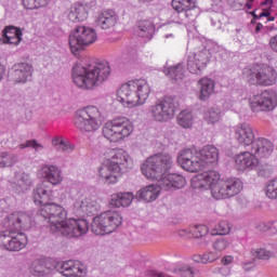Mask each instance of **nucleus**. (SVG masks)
Masks as SVG:
<instances>
[{
  "label": "nucleus",
  "instance_id": "43",
  "mask_svg": "<svg viewBox=\"0 0 277 277\" xmlns=\"http://www.w3.org/2000/svg\"><path fill=\"white\" fill-rule=\"evenodd\" d=\"M52 144L56 150H61L62 153H70L75 149V146H72L68 140H53Z\"/></svg>",
  "mask_w": 277,
  "mask_h": 277
},
{
  "label": "nucleus",
  "instance_id": "34",
  "mask_svg": "<svg viewBox=\"0 0 277 277\" xmlns=\"http://www.w3.org/2000/svg\"><path fill=\"white\" fill-rule=\"evenodd\" d=\"M68 18L71 23H81V21H85V18H88L85 8L81 4L71 5Z\"/></svg>",
  "mask_w": 277,
  "mask_h": 277
},
{
  "label": "nucleus",
  "instance_id": "26",
  "mask_svg": "<svg viewBox=\"0 0 277 277\" xmlns=\"http://www.w3.org/2000/svg\"><path fill=\"white\" fill-rule=\"evenodd\" d=\"M161 184L160 185H155L150 184L147 185L143 188H141L137 192V198L140 200H144V202H155L159 198V195L161 194Z\"/></svg>",
  "mask_w": 277,
  "mask_h": 277
},
{
  "label": "nucleus",
  "instance_id": "50",
  "mask_svg": "<svg viewBox=\"0 0 277 277\" xmlns=\"http://www.w3.org/2000/svg\"><path fill=\"white\" fill-rule=\"evenodd\" d=\"M22 4L24 5L25 10H38L36 0H22Z\"/></svg>",
  "mask_w": 277,
  "mask_h": 277
},
{
  "label": "nucleus",
  "instance_id": "45",
  "mask_svg": "<svg viewBox=\"0 0 277 277\" xmlns=\"http://www.w3.org/2000/svg\"><path fill=\"white\" fill-rule=\"evenodd\" d=\"M265 194L267 198H271L272 200L277 199V177L267 183Z\"/></svg>",
  "mask_w": 277,
  "mask_h": 277
},
{
  "label": "nucleus",
  "instance_id": "64",
  "mask_svg": "<svg viewBox=\"0 0 277 277\" xmlns=\"http://www.w3.org/2000/svg\"><path fill=\"white\" fill-rule=\"evenodd\" d=\"M52 140H64L62 136H53Z\"/></svg>",
  "mask_w": 277,
  "mask_h": 277
},
{
  "label": "nucleus",
  "instance_id": "21",
  "mask_svg": "<svg viewBox=\"0 0 277 277\" xmlns=\"http://www.w3.org/2000/svg\"><path fill=\"white\" fill-rule=\"evenodd\" d=\"M12 77L15 83H27L31 81L34 75V66L29 63H17L12 67Z\"/></svg>",
  "mask_w": 277,
  "mask_h": 277
},
{
  "label": "nucleus",
  "instance_id": "2",
  "mask_svg": "<svg viewBox=\"0 0 277 277\" xmlns=\"http://www.w3.org/2000/svg\"><path fill=\"white\" fill-rule=\"evenodd\" d=\"M190 185L193 189H198L199 192H208L210 189L215 200L233 198L243 189L241 180L237 177L222 179V174L215 170L195 175L190 181Z\"/></svg>",
  "mask_w": 277,
  "mask_h": 277
},
{
  "label": "nucleus",
  "instance_id": "35",
  "mask_svg": "<svg viewBox=\"0 0 277 277\" xmlns=\"http://www.w3.org/2000/svg\"><path fill=\"white\" fill-rule=\"evenodd\" d=\"M164 75L173 79V81H182L185 78V66L182 63L171 66L164 69Z\"/></svg>",
  "mask_w": 277,
  "mask_h": 277
},
{
  "label": "nucleus",
  "instance_id": "9",
  "mask_svg": "<svg viewBox=\"0 0 277 277\" xmlns=\"http://www.w3.org/2000/svg\"><path fill=\"white\" fill-rule=\"evenodd\" d=\"M122 224V215L116 210L102 212L93 219L91 230L94 235H111Z\"/></svg>",
  "mask_w": 277,
  "mask_h": 277
},
{
  "label": "nucleus",
  "instance_id": "56",
  "mask_svg": "<svg viewBox=\"0 0 277 277\" xmlns=\"http://www.w3.org/2000/svg\"><path fill=\"white\" fill-rule=\"evenodd\" d=\"M221 276L227 277L230 276V268L228 267H221L220 268Z\"/></svg>",
  "mask_w": 277,
  "mask_h": 277
},
{
  "label": "nucleus",
  "instance_id": "12",
  "mask_svg": "<svg viewBox=\"0 0 277 277\" xmlns=\"http://www.w3.org/2000/svg\"><path fill=\"white\" fill-rule=\"evenodd\" d=\"M243 75L251 85H274L277 79L276 69L269 66L247 68Z\"/></svg>",
  "mask_w": 277,
  "mask_h": 277
},
{
  "label": "nucleus",
  "instance_id": "51",
  "mask_svg": "<svg viewBox=\"0 0 277 277\" xmlns=\"http://www.w3.org/2000/svg\"><path fill=\"white\" fill-rule=\"evenodd\" d=\"M19 148H35V150H38L40 148V145L36 143V141H26L25 144H21Z\"/></svg>",
  "mask_w": 277,
  "mask_h": 277
},
{
  "label": "nucleus",
  "instance_id": "41",
  "mask_svg": "<svg viewBox=\"0 0 277 277\" xmlns=\"http://www.w3.org/2000/svg\"><path fill=\"white\" fill-rule=\"evenodd\" d=\"M251 255L253 256L254 261H269L274 253L266 249H252Z\"/></svg>",
  "mask_w": 277,
  "mask_h": 277
},
{
  "label": "nucleus",
  "instance_id": "10",
  "mask_svg": "<svg viewBox=\"0 0 277 277\" xmlns=\"http://www.w3.org/2000/svg\"><path fill=\"white\" fill-rule=\"evenodd\" d=\"M96 31L88 26H76L69 35V47L74 55H79V51H83L85 47L94 44L97 40Z\"/></svg>",
  "mask_w": 277,
  "mask_h": 277
},
{
  "label": "nucleus",
  "instance_id": "27",
  "mask_svg": "<svg viewBox=\"0 0 277 277\" xmlns=\"http://www.w3.org/2000/svg\"><path fill=\"white\" fill-rule=\"evenodd\" d=\"M30 187L31 177L26 173L15 175L14 180L11 182V188L15 194H23L30 189Z\"/></svg>",
  "mask_w": 277,
  "mask_h": 277
},
{
  "label": "nucleus",
  "instance_id": "22",
  "mask_svg": "<svg viewBox=\"0 0 277 277\" xmlns=\"http://www.w3.org/2000/svg\"><path fill=\"white\" fill-rule=\"evenodd\" d=\"M172 8L175 12H184V16L189 21H194L198 16L196 0H172Z\"/></svg>",
  "mask_w": 277,
  "mask_h": 277
},
{
  "label": "nucleus",
  "instance_id": "23",
  "mask_svg": "<svg viewBox=\"0 0 277 277\" xmlns=\"http://www.w3.org/2000/svg\"><path fill=\"white\" fill-rule=\"evenodd\" d=\"M199 157L203 170L205 168H209V166H217V161H220V149L213 145H206L199 149Z\"/></svg>",
  "mask_w": 277,
  "mask_h": 277
},
{
  "label": "nucleus",
  "instance_id": "48",
  "mask_svg": "<svg viewBox=\"0 0 277 277\" xmlns=\"http://www.w3.org/2000/svg\"><path fill=\"white\" fill-rule=\"evenodd\" d=\"M173 274L180 277H194V269L192 266H183L181 268L174 269Z\"/></svg>",
  "mask_w": 277,
  "mask_h": 277
},
{
  "label": "nucleus",
  "instance_id": "5",
  "mask_svg": "<svg viewBox=\"0 0 277 277\" xmlns=\"http://www.w3.org/2000/svg\"><path fill=\"white\" fill-rule=\"evenodd\" d=\"M133 158L124 149L113 148L104 153V161L100 167L98 173L102 180L108 185L118 183V176L122 168H131Z\"/></svg>",
  "mask_w": 277,
  "mask_h": 277
},
{
  "label": "nucleus",
  "instance_id": "62",
  "mask_svg": "<svg viewBox=\"0 0 277 277\" xmlns=\"http://www.w3.org/2000/svg\"><path fill=\"white\" fill-rule=\"evenodd\" d=\"M3 201H0V217H3Z\"/></svg>",
  "mask_w": 277,
  "mask_h": 277
},
{
  "label": "nucleus",
  "instance_id": "14",
  "mask_svg": "<svg viewBox=\"0 0 277 277\" xmlns=\"http://www.w3.org/2000/svg\"><path fill=\"white\" fill-rule=\"evenodd\" d=\"M252 111H274L277 106V95L273 90H265L254 95L250 103Z\"/></svg>",
  "mask_w": 277,
  "mask_h": 277
},
{
  "label": "nucleus",
  "instance_id": "25",
  "mask_svg": "<svg viewBox=\"0 0 277 277\" xmlns=\"http://www.w3.org/2000/svg\"><path fill=\"white\" fill-rule=\"evenodd\" d=\"M39 176L48 180L51 185H60L62 183V171L56 166H43L39 170Z\"/></svg>",
  "mask_w": 277,
  "mask_h": 277
},
{
  "label": "nucleus",
  "instance_id": "18",
  "mask_svg": "<svg viewBox=\"0 0 277 277\" xmlns=\"http://www.w3.org/2000/svg\"><path fill=\"white\" fill-rule=\"evenodd\" d=\"M242 146H249L248 150L255 153L259 157H269L274 151V143L269 140L242 141Z\"/></svg>",
  "mask_w": 277,
  "mask_h": 277
},
{
  "label": "nucleus",
  "instance_id": "61",
  "mask_svg": "<svg viewBox=\"0 0 277 277\" xmlns=\"http://www.w3.org/2000/svg\"><path fill=\"white\" fill-rule=\"evenodd\" d=\"M272 3H274V0H264L262 5H272Z\"/></svg>",
  "mask_w": 277,
  "mask_h": 277
},
{
  "label": "nucleus",
  "instance_id": "33",
  "mask_svg": "<svg viewBox=\"0 0 277 277\" xmlns=\"http://www.w3.org/2000/svg\"><path fill=\"white\" fill-rule=\"evenodd\" d=\"M236 140H265V137L258 136L254 134V130L249 124H241L235 129Z\"/></svg>",
  "mask_w": 277,
  "mask_h": 277
},
{
  "label": "nucleus",
  "instance_id": "47",
  "mask_svg": "<svg viewBox=\"0 0 277 277\" xmlns=\"http://www.w3.org/2000/svg\"><path fill=\"white\" fill-rule=\"evenodd\" d=\"M230 246V242L226 238H221L214 241L213 249L215 252H224L228 247Z\"/></svg>",
  "mask_w": 277,
  "mask_h": 277
},
{
  "label": "nucleus",
  "instance_id": "19",
  "mask_svg": "<svg viewBox=\"0 0 277 277\" xmlns=\"http://www.w3.org/2000/svg\"><path fill=\"white\" fill-rule=\"evenodd\" d=\"M60 273L65 277H82L88 274V267L79 260L63 262Z\"/></svg>",
  "mask_w": 277,
  "mask_h": 277
},
{
  "label": "nucleus",
  "instance_id": "11",
  "mask_svg": "<svg viewBox=\"0 0 277 277\" xmlns=\"http://www.w3.org/2000/svg\"><path fill=\"white\" fill-rule=\"evenodd\" d=\"M133 133V126L127 117H117L105 123L103 127V135L106 140H124Z\"/></svg>",
  "mask_w": 277,
  "mask_h": 277
},
{
  "label": "nucleus",
  "instance_id": "36",
  "mask_svg": "<svg viewBox=\"0 0 277 277\" xmlns=\"http://www.w3.org/2000/svg\"><path fill=\"white\" fill-rule=\"evenodd\" d=\"M189 234H192L195 239H200V237H207V235H209V227H207L206 225H196L189 230L183 229L180 233L182 237L189 236Z\"/></svg>",
  "mask_w": 277,
  "mask_h": 277
},
{
  "label": "nucleus",
  "instance_id": "16",
  "mask_svg": "<svg viewBox=\"0 0 277 277\" xmlns=\"http://www.w3.org/2000/svg\"><path fill=\"white\" fill-rule=\"evenodd\" d=\"M101 211V203L96 198L87 197L79 199L74 203V213L80 215V217H85V215H96Z\"/></svg>",
  "mask_w": 277,
  "mask_h": 277
},
{
  "label": "nucleus",
  "instance_id": "38",
  "mask_svg": "<svg viewBox=\"0 0 277 277\" xmlns=\"http://www.w3.org/2000/svg\"><path fill=\"white\" fill-rule=\"evenodd\" d=\"M177 124L183 127V129H189L194 124V115L188 110H183L177 116Z\"/></svg>",
  "mask_w": 277,
  "mask_h": 277
},
{
  "label": "nucleus",
  "instance_id": "54",
  "mask_svg": "<svg viewBox=\"0 0 277 277\" xmlns=\"http://www.w3.org/2000/svg\"><path fill=\"white\" fill-rule=\"evenodd\" d=\"M235 261V258L233 255H225L222 258L221 263L222 265H230Z\"/></svg>",
  "mask_w": 277,
  "mask_h": 277
},
{
  "label": "nucleus",
  "instance_id": "42",
  "mask_svg": "<svg viewBox=\"0 0 277 277\" xmlns=\"http://www.w3.org/2000/svg\"><path fill=\"white\" fill-rule=\"evenodd\" d=\"M16 161H18L16 156L8 151L0 153V168H10V166H14Z\"/></svg>",
  "mask_w": 277,
  "mask_h": 277
},
{
  "label": "nucleus",
  "instance_id": "40",
  "mask_svg": "<svg viewBox=\"0 0 277 277\" xmlns=\"http://www.w3.org/2000/svg\"><path fill=\"white\" fill-rule=\"evenodd\" d=\"M217 259H220V255H217V252H207L203 253L202 255H196L194 258V261H196L197 263H203V265H207L209 263H213L215 261H217Z\"/></svg>",
  "mask_w": 277,
  "mask_h": 277
},
{
  "label": "nucleus",
  "instance_id": "32",
  "mask_svg": "<svg viewBox=\"0 0 277 277\" xmlns=\"http://www.w3.org/2000/svg\"><path fill=\"white\" fill-rule=\"evenodd\" d=\"M137 36L140 38H146L147 40H151L155 35V24L150 21H141L137 23L136 29Z\"/></svg>",
  "mask_w": 277,
  "mask_h": 277
},
{
  "label": "nucleus",
  "instance_id": "3",
  "mask_svg": "<svg viewBox=\"0 0 277 277\" xmlns=\"http://www.w3.org/2000/svg\"><path fill=\"white\" fill-rule=\"evenodd\" d=\"M4 228L10 230L0 233V248L6 252H21L27 248L29 238L25 233L18 230H29L31 228V216L26 212H13L4 221Z\"/></svg>",
  "mask_w": 277,
  "mask_h": 277
},
{
  "label": "nucleus",
  "instance_id": "44",
  "mask_svg": "<svg viewBox=\"0 0 277 277\" xmlns=\"http://www.w3.org/2000/svg\"><path fill=\"white\" fill-rule=\"evenodd\" d=\"M2 36L3 40H5V38H16L18 36H23V30L15 26H6L2 30Z\"/></svg>",
  "mask_w": 277,
  "mask_h": 277
},
{
  "label": "nucleus",
  "instance_id": "39",
  "mask_svg": "<svg viewBox=\"0 0 277 277\" xmlns=\"http://www.w3.org/2000/svg\"><path fill=\"white\" fill-rule=\"evenodd\" d=\"M222 116V110L217 107H211L205 113V120L209 122V124H215V122H220V118Z\"/></svg>",
  "mask_w": 277,
  "mask_h": 277
},
{
  "label": "nucleus",
  "instance_id": "1",
  "mask_svg": "<svg viewBox=\"0 0 277 277\" xmlns=\"http://www.w3.org/2000/svg\"><path fill=\"white\" fill-rule=\"evenodd\" d=\"M53 190L44 182L37 185L32 197L35 205H40L38 215L50 224L51 233L63 237H81L90 229L88 221L83 219H68V212L57 203H47L51 200Z\"/></svg>",
  "mask_w": 277,
  "mask_h": 277
},
{
  "label": "nucleus",
  "instance_id": "53",
  "mask_svg": "<svg viewBox=\"0 0 277 277\" xmlns=\"http://www.w3.org/2000/svg\"><path fill=\"white\" fill-rule=\"evenodd\" d=\"M269 48L272 51H274V53H277V35L269 39Z\"/></svg>",
  "mask_w": 277,
  "mask_h": 277
},
{
  "label": "nucleus",
  "instance_id": "4",
  "mask_svg": "<svg viewBox=\"0 0 277 277\" xmlns=\"http://www.w3.org/2000/svg\"><path fill=\"white\" fill-rule=\"evenodd\" d=\"M111 69L109 63L104 62L97 65H79L76 64L72 68V81L82 90H94L101 85L103 81H107Z\"/></svg>",
  "mask_w": 277,
  "mask_h": 277
},
{
  "label": "nucleus",
  "instance_id": "49",
  "mask_svg": "<svg viewBox=\"0 0 277 277\" xmlns=\"http://www.w3.org/2000/svg\"><path fill=\"white\" fill-rule=\"evenodd\" d=\"M23 40V36L18 37H6L3 39L4 44H13L14 47H18Z\"/></svg>",
  "mask_w": 277,
  "mask_h": 277
},
{
  "label": "nucleus",
  "instance_id": "31",
  "mask_svg": "<svg viewBox=\"0 0 277 277\" xmlns=\"http://www.w3.org/2000/svg\"><path fill=\"white\" fill-rule=\"evenodd\" d=\"M133 202L132 193H117L113 194L110 198L111 207L120 209V207H129Z\"/></svg>",
  "mask_w": 277,
  "mask_h": 277
},
{
  "label": "nucleus",
  "instance_id": "28",
  "mask_svg": "<svg viewBox=\"0 0 277 277\" xmlns=\"http://www.w3.org/2000/svg\"><path fill=\"white\" fill-rule=\"evenodd\" d=\"M95 23L101 29H113V27H116V23H118V15L113 10L104 11Z\"/></svg>",
  "mask_w": 277,
  "mask_h": 277
},
{
  "label": "nucleus",
  "instance_id": "46",
  "mask_svg": "<svg viewBox=\"0 0 277 277\" xmlns=\"http://www.w3.org/2000/svg\"><path fill=\"white\" fill-rule=\"evenodd\" d=\"M230 233V225L227 221L220 222L213 229V235H228Z\"/></svg>",
  "mask_w": 277,
  "mask_h": 277
},
{
  "label": "nucleus",
  "instance_id": "52",
  "mask_svg": "<svg viewBox=\"0 0 277 277\" xmlns=\"http://www.w3.org/2000/svg\"><path fill=\"white\" fill-rule=\"evenodd\" d=\"M273 226H274L273 222L260 223L259 226H258V229L265 233L266 230H269V228H272Z\"/></svg>",
  "mask_w": 277,
  "mask_h": 277
},
{
  "label": "nucleus",
  "instance_id": "17",
  "mask_svg": "<svg viewBox=\"0 0 277 277\" xmlns=\"http://www.w3.org/2000/svg\"><path fill=\"white\" fill-rule=\"evenodd\" d=\"M117 101L119 103H127V105H131L132 107L138 105L135 80H131L119 88L117 91Z\"/></svg>",
  "mask_w": 277,
  "mask_h": 277
},
{
  "label": "nucleus",
  "instance_id": "59",
  "mask_svg": "<svg viewBox=\"0 0 277 277\" xmlns=\"http://www.w3.org/2000/svg\"><path fill=\"white\" fill-rule=\"evenodd\" d=\"M261 29H263V24L258 23L255 26V34H259L261 31Z\"/></svg>",
  "mask_w": 277,
  "mask_h": 277
},
{
  "label": "nucleus",
  "instance_id": "55",
  "mask_svg": "<svg viewBox=\"0 0 277 277\" xmlns=\"http://www.w3.org/2000/svg\"><path fill=\"white\" fill-rule=\"evenodd\" d=\"M37 4V10H40V8H47L49 5V1L51 0H35Z\"/></svg>",
  "mask_w": 277,
  "mask_h": 277
},
{
  "label": "nucleus",
  "instance_id": "20",
  "mask_svg": "<svg viewBox=\"0 0 277 277\" xmlns=\"http://www.w3.org/2000/svg\"><path fill=\"white\" fill-rule=\"evenodd\" d=\"M259 167V158L250 151H245L235 156V168L240 172L254 170Z\"/></svg>",
  "mask_w": 277,
  "mask_h": 277
},
{
  "label": "nucleus",
  "instance_id": "7",
  "mask_svg": "<svg viewBox=\"0 0 277 277\" xmlns=\"http://www.w3.org/2000/svg\"><path fill=\"white\" fill-rule=\"evenodd\" d=\"M180 104L176 97L166 95L148 107V115L155 122H169L176 116Z\"/></svg>",
  "mask_w": 277,
  "mask_h": 277
},
{
  "label": "nucleus",
  "instance_id": "57",
  "mask_svg": "<svg viewBox=\"0 0 277 277\" xmlns=\"http://www.w3.org/2000/svg\"><path fill=\"white\" fill-rule=\"evenodd\" d=\"M269 16H272V12H269V11H267V10H264V11L259 15V18H263V17L267 18V17H269Z\"/></svg>",
  "mask_w": 277,
  "mask_h": 277
},
{
  "label": "nucleus",
  "instance_id": "8",
  "mask_svg": "<svg viewBox=\"0 0 277 277\" xmlns=\"http://www.w3.org/2000/svg\"><path fill=\"white\" fill-rule=\"evenodd\" d=\"M103 114L96 106H87L76 111L75 127L82 133H92L101 129Z\"/></svg>",
  "mask_w": 277,
  "mask_h": 277
},
{
  "label": "nucleus",
  "instance_id": "58",
  "mask_svg": "<svg viewBox=\"0 0 277 277\" xmlns=\"http://www.w3.org/2000/svg\"><path fill=\"white\" fill-rule=\"evenodd\" d=\"M3 75H5V67L0 64V81L3 79Z\"/></svg>",
  "mask_w": 277,
  "mask_h": 277
},
{
  "label": "nucleus",
  "instance_id": "30",
  "mask_svg": "<svg viewBox=\"0 0 277 277\" xmlns=\"http://www.w3.org/2000/svg\"><path fill=\"white\" fill-rule=\"evenodd\" d=\"M136 98L138 105H144L150 96V85L146 80H134Z\"/></svg>",
  "mask_w": 277,
  "mask_h": 277
},
{
  "label": "nucleus",
  "instance_id": "63",
  "mask_svg": "<svg viewBox=\"0 0 277 277\" xmlns=\"http://www.w3.org/2000/svg\"><path fill=\"white\" fill-rule=\"evenodd\" d=\"M267 21H268V22H274V21H276V17L269 15V16L267 17Z\"/></svg>",
  "mask_w": 277,
  "mask_h": 277
},
{
  "label": "nucleus",
  "instance_id": "6",
  "mask_svg": "<svg viewBox=\"0 0 277 277\" xmlns=\"http://www.w3.org/2000/svg\"><path fill=\"white\" fill-rule=\"evenodd\" d=\"M170 168H172V156L156 154L146 159L141 167V171L149 181H161Z\"/></svg>",
  "mask_w": 277,
  "mask_h": 277
},
{
  "label": "nucleus",
  "instance_id": "13",
  "mask_svg": "<svg viewBox=\"0 0 277 277\" xmlns=\"http://www.w3.org/2000/svg\"><path fill=\"white\" fill-rule=\"evenodd\" d=\"M177 163L186 172H200L203 170L200 151L194 148H184L177 155Z\"/></svg>",
  "mask_w": 277,
  "mask_h": 277
},
{
  "label": "nucleus",
  "instance_id": "60",
  "mask_svg": "<svg viewBox=\"0 0 277 277\" xmlns=\"http://www.w3.org/2000/svg\"><path fill=\"white\" fill-rule=\"evenodd\" d=\"M251 16H253V21H261V17L256 14V11L251 12Z\"/></svg>",
  "mask_w": 277,
  "mask_h": 277
},
{
  "label": "nucleus",
  "instance_id": "15",
  "mask_svg": "<svg viewBox=\"0 0 277 277\" xmlns=\"http://www.w3.org/2000/svg\"><path fill=\"white\" fill-rule=\"evenodd\" d=\"M210 60L211 52L207 48H203L201 51L188 56L187 68L193 75H199L207 68Z\"/></svg>",
  "mask_w": 277,
  "mask_h": 277
},
{
  "label": "nucleus",
  "instance_id": "29",
  "mask_svg": "<svg viewBox=\"0 0 277 277\" xmlns=\"http://www.w3.org/2000/svg\"><path fill=\"white\" fill-rule=\"evenodd\" d=\"M198 85L200 88L199 100L209 101V98H211V94L215 92V80L211 78H201L198 81Z\"/></svg>",
  "mask_w": 277,
  "mask_h": 277
},
{
  "label": "nucleus",
  "instance_id": "37",
  "mask_svg": "<svg viewBox=\"0 0 277 277\" xmlns=\"http://www.w3.org/2000/svg\"><path fill=\"white\" fill-rule=\"evenodd\" d=\"M50 269L51 266H47L45 261L37 260L30 265V274H32V276H47Z\"/></svg>",
  "mask_w": 277,
  "mask_h": 277
},
{
  "label": "nucleus",
  "instance_id": "24",
  "mask_svg": "<svg viewBox=\"0 0 277 277\" xmlns=\"http://www.w3.org/2000/svg\"><path fill=\"white\" fill-rule=\"evenodd\" d=\"M186 183L187 180H185V176L179 173H170L160 180L161 189L164 192H170L172 189H183V186L186 185Z\"/></svg>",
  "mask_w": 277,
  "mask_h": 277
}]
</instances>
